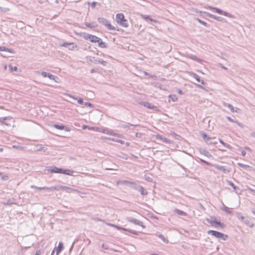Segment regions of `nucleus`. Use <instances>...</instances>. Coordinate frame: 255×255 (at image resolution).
<instances>
[{
    "label": "nucleus",
    "instance_id": "nucleus-1",
    "mask_svg": "<svg viewBox=\"0 0 255 255\" xmlns=\"http://www.w3.org/2000/svg\"><path fill=\"white\" fill-rule=\"evenodd\" d=\"M207 234L223 241L227 240L228 238V235L215 230H209L207 231Z\"/></svg>",
    "mask_w": 255,
    "mask_h": 255
},
{
    "label": "nucleus",
    "instance_id": "nucleus-2",
    "mask_svg": "<svg viewBox=\"0 0 255 255\" xmlns=\"http://www.w3.org/2000/svg\"><path fill=\"white\" fill-rule=\"evenodd\" d=\"M116 21L121 26L127 27L128 26V21L125 18L124 15L122 13H118L116 15Z\"/></svg>",
    "mask_w": 255,
    "mask_h": 255
},
{
    "label": "nucleus",
    "instance_id": "nucleus-3",
    "mask_svg": "<svg viewBox=\"0 0 255 255\" xmlns=\"http://www.w3.org/2000/svg\"><path fill=\"white\" fill-rule=\"evenodd\" d=\"M83 37L86 40H89L90 42L93 43H96L101 40L100 38L87 33H84Z\"/></svg>",
    "mask_w": 255,
    "mask_h": 255
},
{
    "label": "nucleus",
    "instance_id": "nucleus-4",
    "mask_svg": "<svg viewBox=\"0 0 255 255\" xmlns=\"http://www.w3.org/2000/svg\"><path fill=\"white\" fill-rule=\"evenodd\" d=\"M98 22L105 25L109 30H116L114 26H112L109 21L103 17H99L98 19Z\"/></svg>",
    "mask_w": 255,
    "mask_h": 255
},
{
    "label": "nucleus",
    "instance_id": "nucleus-5",
    "mask_svg": "<svg viewBox=\"0 0 255 255\" xmlns=\"http://www.w3.org/2000/svg\"><path fill=\"white\" fill-rule=\"evenodd\" d=\"M209 8L211 9H213L214 10L215 12L220 14H222V15H223L224 16H227V17H230V18H233L234 17V16L233 14H230L227 12H226L225 11H223L222 10V9H220L219 8H218L217 7H211V6H209Z\"/></svg>",
    "mask_w": 255,
    "mask_h": 255
},
{
    "label": "nucleus",
    "instance_id": "nucleus-6",
    "mask_svg": "<svg viewBox=\"0 0 255 255\" xmlns=\"http://www.w3.org/2000/svg\"><path fill=\"white\" fill-rule=\"evenodd\" d=\"M126 219L128 222L132 223L134 225L142 226L143 228L144 227V226L142 225V223L139 220L134 219L131 217H127Z\"/></svg>",
    "mask_w": 255,
    "mask_h": 255
},
{
    "label": "nucleus",
    "instance_id": "nucleus-7",
    "mask_svg": "<svg viewBox=\"0 0 255 255\" xmlns=\"http://www.w3.org/2000/svg\"><path fill=\"white\" fill-rule=\"evenodd\" d=\"M201 135L203 138V139L205 140V141L208 144H215L217 143V142H209V140L214 139L215 138V137H211L208 136L205 132H202L201 133Z\"/></svg>",
    "mask_w": 255,
    "mask_h": 255
},
{
    "label": "nucleus",
    "instance_id": "nucleus-8",
    "mask_svg": "<svg viewBox=\"0 0 255 255\" xmlns=\"http://www.w3.org/2000/svg\"><path fill=\"white\" fill-rule=\"evenodd\" d=\"M210 224L211 226L215 228H218L219 227L221 229H223L225 227V225L218 220L210 222Z\"/></svg>",
    "mask_w": 255,
    "mask_h": 255
},
{
    "label": "nucleus",
    "instance_id": "nucleus-9",
    "mask_svg": "<svg viewBox=\"0 0 255 255\" xmlns=\"http://www.w3.org/2000/svg\"><path fill=\"white\" fill-rule=\"evenodd\" d=\"M61 46L64 47L68 48L70 50H73L75 48L77 47V45L73 42H64L60 44Z\"/></svg>",
    "mask_w": 255,
    "mask_h": 255
},
{
    "label": "nucleus",
    "instance_id": "nucleus-10",
    "mask_svg": "<svg viewBox=\"0 0 255 255\" xmlns=\"http://www.w3.org/2000/svg\"><path fill=\"white\" fill-rule=\"evenodd\" d=\"M47 171L50 173H60L61 168H58L55 166H50L48 167Z\"/></svg>",
    "mask_w": 255,
    "mask_h": 255
},
{
    "label": "nucleus",
    "instance_id": "nucleus-11",
    "mask_svg": "<svg viewBox=\"0 0 255 255\" xmlns=\"http://www.w3.org/2000/svg\"><path fill=\"white\" fill-rule=\"evenodd\" d=\"M134 190L140 192L142 195H146L148 194L147 191L141 186H139L137 184L136 186L135 187Z\"/></svg>",
    "mask_w": 255,
    "mask_h": 255
},
{
    "label": "nucleus",
    "instance_id": "nucleus-12",
    "mask_svg": "<svg viewBox=\"0 0 255 255\" xmlns=\"http://www.w3.org/2000/svg\"><path fill=\"white\" fill-rule=\"evenodd\" d=\"M53 127L58 129L64 130L66 131H69L70 129L69 128L65 127L63 125L54 124Z\"/></svg>",
    "mask_w": 255,
    "mask_h": 255
},
{
    "label": "nucleus",
    "instance_id": "nucleus-13",
    "mask_svg": "<svg viewBox=\"0 0 255 255\" xmlns=\"http://www.w3.org/2000/svg\"><path fill=\"white\" fill-rule=\"evenodd\" d=\"M99 131L103 132L105 133L109 134V135L120 136L119 134L115 132H114V131H113L112 130H110L108 128H105V129H103L102 130H99Z\"/></svg>",
    "mask_w": 255,
    "mask_h": 255
},
{
    "label": "nucleus",
    "instance_id": "nucleus-14",
    "mask_svg": "<svg viewBox=\"0 0 255 255\" xmlns=\"http://www.w3.org/2000/svg\"><path fill=\"white\" fill-rule=\"evenodd\" d=\"M136 126H138V125H132V124H130L129 123H120L119 126H118V127L119 128H130V127H136Z\"/></svg>",
    "mask_w": 255,
    "mask_h": 255
},
{
    "label": "nucleus",
    "instance_id": "nucleus-15",
    "mask_svg": "<svg viewBox=\"0 0 255 255\" xmlns=\"http://www.w3.org/2000/svg\"><path fill=\"white\" fill-rule=\"evenodd\" d=\"M49 189H53V190H62L66 191L68 189V187L62 186V185H59L58 186H51V187H50Z\"/></svg>",
    "mask_w": 255,
    "mask_h": 255
},
{
    "label": "nucleus",
    "instance_id": "nucleus-16",
    "mask_svg": "<svg viewBox=\"0 0 255 255\" xmlns=\"http://www.w3.org/2000/svg\"><path fill=\"white\" fill-rule=\"evenodd\" d=\"M74 173V171L70 170L68 169H63L61 168V171L60 173H62L65 175H72V174Z\"/></svg>",
    "mask_w": 255,
    "mask_h": 255
},
{
    "label": "nucleus",
    "instance_id": "nucleus-17",
    "mask_svg": "<svg viewBox=\"0 0 255 255\" xmlns=\"http://www.w3.org/2000/svg\"><path fill=\"white\" fill-rule=\"evenodd\" d=\"M207 16H208L209 17L212 18L214 19L217 20L218 21H221L222 19L221 17L218 16L216 15H213L212 14H210L208 12H204Z\"/></svg>",
    "mask_w": 255,
    "mask_h": 255
},
{
    "label": "nucleus",
    "instance_id": "nucleus-18",
    "mask_svg": "<svg viewBox=\"0 0 255 255\" xmlns=\"http://www.w3.org/2000/svg\"><path fill=\"white\" fill-rule=\"evenodd\" d=\"M141 17L146 20H149L151 22H153L154 23H157L158 22V21L156 19H153L151 17H150V16L149 15H141Z\"/></svg>",
    "mask_w": 255,
    "mask_h": 255
},
{
    "label": "nucleus",
    "instance_id": "nucleus-19",
    "mask_svg": "<svg viewBox=\"0 0 255 255\" xmlns=\"http://www.w3.org/2000/svg\"><path fill=\"white\" fill-rule=\"evenodd\" d=\"M66 95L69 97L72 98L73 99L77 100V102L79 104L84 105V102H83V100L82 98L77 99L76 97L73 96L70 94H67Z\"/></svg>",
    "mask_w": 255,
    "mask_h": 255
},
{
    "label": "nucleus",
    "instance_id": "nucleus-20",
    "mask_svg": "<svg viewBox=\"0 0 255 255\" xmlns=\"http://www.w3.org/2000/svg\"><path fill=\"white\" fill-rule=\"evenodd\" d=\"M104 138L106 139L107 140H111V141L117 142L120 143L121 144H124L125 143V141L123 140H121V139H115V138H112V137H105Z\"/></svg>",
    "mask_w": 255,
    "mask_h": 255
},
{
    "label": "nucleus",
    "instance_id": "nucleus-21",
    "mask_svg": "<svg viewBox=\"0 0 255 255\" xmlns=\"http://www.w3.org/2000/svg\"><path fill=\"white\" fill-rule=\"evenodd\" d=\"M63 248V243L61 242H60L59 243L58 246L56 249L57 255H58L62 251Z\"/></svg>",
    "mask_w": 255,
    "mask_h": 255
},
{
    "label": "nucleus",
    "instance_id": "nucleus-22",
    "mask_svg": "<svg viewBox=\"0 0 255 255\" xmlns=\"http://www.w3.org/2000/svg\"><path fill=\"white\" fill-rule=\"evenodd\" d=\"M155 236L158 237L160 239H161L163 242L165 243H168V240L162 234H160L159 233H156Z\"/></svg>",
    "mask_w": 255,
    "mask_h": 255
},
{
    "label": "nucleus",
    "instance_id": "nucleus-23",
    "mask_svg": "<svg viewBox=\"0 0 255 255\" xmlns=\"http://www.w3.org/2000/svg\"><path fill=\"white\" fill-rule=\"evenodd\" d=\"M47 77H48L50 80H53L56 82H58V80H59V78L57 76L52 75L50 73H48Z\"/></svg>",
    "mask_w": 255,
    "mask_h": 255
},
{
    "label": "nucleus",
    "instance_id": "nucleus-24",
    "mask_svg": "<svg viewBox=\"0 0 255 255\" xmlns=\"http://www.w3.org/2000/svg\"><path fill=\"white\" fill-rule=\"evenodd\" d=\"M188 57L193 60L196 61L197 62H198L199 63H201L202 61V60L198 58V57H196V56L193 55V54L189 55Z\"/></svg>",
    "mask_w": 255,
    "mask_h": 255
},
{
    "label": "nucleus",
    "instance_id": "nucleus-25",
    "mask_svg": "<svg viewBox=\"0 0 255 255\" xmlns=\"http://www.w3.org/2000/svg\"><path fill=\"white\" fill-rule=\"evenodd\" d=\"M174 212L177 214L179 215L183 216H187V213L183 211H181L178 209H175L174 210Z\"/></svg>",
    "mask_w": 255,
    "mask_h": 255
},
{
    "label": "nucleus",
    "instance_id": "nucleus-26",
    "mask_svg": "<svg viewBox=\"0 0 255 255\" xmlns=\"http://www.w3.org/2000/svg\"><path fill=\"white\" fill-rule=\"evenodd\" d=\"M31 187L32 188L38 189L39 190H48V191H53V189H49L50 187H38L35 186L34 185H31Z\"/></svg>",
    "mask_w": 255,
    "mask_h": 255
},
{
    "label": "nucleus",
    "instance_id": "nucleus-27",
    "mask_svg": "<svg viewBox=\"0 0 255 255\" xmlns=\"http://www.w3.org/2000/svg\"><path fill=\"white\" fill-rule=\"evenodd\" d=\"M228 184L231 186V187H233V188L234 189V191L236 192V193H238V190H239V188L238 187H237V186H236L232 181H228Z\"/></svg>",
    "mask_w": 255,
    "mask_h": 255
},
{
    "label": "nucleus",
    "instance_id": "nucleus-28",
    "mask_svg": "<svg viewBox=\"0 0 255 255\" xmlns=\"http://www.w3.org/2000/svg\"><path fill=\"white\" fill-rule=\"evenodd\" d=\"M215 168L217 169L218 170L221 171L223 173H226L227 171L226 169L224 166L219 165H216L215 166Z\"/></svg>",
    "mask_w": 255,
    "mask_h": 255
},
{
    "label": "nucleus",
    "instance_id": "nucleus-29",
    "mask_svg": "<svg viewBox=\"0 0 255 255\" xmlns=\"http://www.w3.org/2000/svg\"><path fill=\"white\" fill-rule=\"evenodd\" d=\"M143 106L149 109H153L154 108H155V106L151 105V104L148 102H145L143 104Z\"/></svg>",
    "mask_w": 255,
    "mask_h": 255
},
{
    "label": "nucleus",
    "instance_id": "nucleus-30",
    "mask_svg": "<svg viewBox=\"0 0 255 255\" xmlns=\"http://www.w3.org/2000/svg\"><path fill=\"white\" fill-rule=\"evenodd\" d=\"M219 141L220 143H221L222 145H223L225 147H227V148H228V149L232 148V146L230 145L225 143L221 139H219Z\"/></svg>",
    "mask_w": 255,
    "mask_h": 255
},
{
    "label": "nucleus",
    "instance_id": "nucleus-31",
    "mask_svg": "<svg viewBox=\"0 0 255 255\" xmlns=\"http://www.w3.org/2000/svg\"><path fill=\"white\" fill-rule=\"evenodd\" d=\"M97 42L98 43V45L100 47L106 48L107 47L106 43L103 42L101 39Z\"/></svg>",
    "mask_w": 255,
    "mask_h": 255
},
{
    "label": "nucleus",
    "instance_id": "nucleus-32",
    "mask_svg": "<svg viewBox=\"0 0 255 255\" xmlns=\"http://www.w3.org/2000/svg\"><path fill=\"white\" fill-rule=\"evenodd\" d=\"M200 152L207 157H211V154L206 150H202L200 151Z\"/></svg>",
    "mask_w": 255,
    "mask_h": 255
},
{
    "label": "nucleus",
    "instance_id": "nucleus-33",
    "mask_svg": "<svg viewBox=\"0 0 255 255\" xmlns=\"http://www.w3.org/2000/svg\"><path fill=\"white\" fill-rule=\"evenodd\" d=\"M168 98L169 100H172L173 102H176L178 100L177 96L175 95H169Z\"/></svg>",
    "mask_w": 255,
    "mask_h": 255
},
{
    "label": "nucleus",
    "instance_id": "nucleus-34",
    "mask_svg": "<svg viewBox=\"0 0 255 255\" xmlns=\"http://www.w3.org/2000/svg\"><path fill=\"white\" fill-rule=\"evenodd\" d=\"M82 128L83 129H85L87 128L89 129H93V130H97V129L98 128L90 127H89L88 126H86V125H83L82 127Z\"/></svg>",
    "mask_w": 255,
    "mask_h": 255
},
{
    "label": "nucleus",
    "instance_id": "nucleus-35",
    "mask_svg": "<svg viewBox=\"0 0 255 255\" xmlns=\"http://www.w3.org/2000/svg\"><path fill=\"white\" fill-rule=\"evenodd\" d=\"M85 25L88 27H90V28H95L96 26V25L92 22V23H89V22H85Z\"/></svg>",
    "mask_w": 255,
    "mask_h": 255
},
{
    "label": "nucleus",
    "instance_id": "nucleus-36",
    "mask_svg": "<svg viewBox=\"0 0 255 255\" xmlns=\"http://www.w3.org/2000/svg\"><path fill=\"white\" fill-rule=\"evenodd\" d=\"M98 60H99V58H95L94 57H90V59H89L90 62L94 63L95 64L98 63Z\"/></svg>",
    "mask_w": 255,
    "mask_h": 255
},
{
    "label": "nucleus",
    "instance_id": "nucleus-37",
    "mask_svg": "<svg viewBox=\"0 0 255 255\" xmlns=\"http://www.w3.org/2000/svg\"><path fill=\"white\" fill-rule=\"evenodd\" d=\"M226 118L229 121L232 123H237L238 126H241V124L240 123H239L237 121L233 120L230 117H227Z\"/></svg>",
    "mask_w": 255,
    "mask_h": 255
},
{
    "label": "nucleus",
    "instance_id": "nucleus-38",
    "mask_svg": "<svg viewBox=\"0 0 255 255\" xmlns=\"http://www.w3.org/2000/svg\"><path fill=\"white\" fill-rule=\"evenodd\" d=\"M2 51L8 52L9 53H13V50L12 49H9L4 46H2Z\"/></svg>",
    "mask_w": 255,
    "mask_h": 255
},
{
    "label": "nucleus",
    "instance_id": "nucleus-39",
    "mask_svg": "<svg viewBox=\"0 0 255 255\" xmlns=\"http://www.w3.org/2000/svg\"><path fill=\"white\" fill-rule=\"evenodd\" d=\"M128 185L131 188H133L134 189L135 187L136 186L137 184L134 182L129 181V183H128Z\"/></svg>",
    "mask_w": 255,
    "mask_h": 255
},
{
    "label": "nucleus",
    "instance_id": "nucleus-40",
    "mask_svg": "<svg viewBox=\"0 0 255 255\" xmlns=\"http://www.w3.org/2000/svg\"><path fill=\"white\" fill-rule=\"evenodd\" d=\"M222 209L229 214H232V212L230 211V210L227 206H226L225 205H224Z\"/></svg>",
    "mask_w": 255,
    "mask_h": 255
},
{
    "label": "nucleus",
    "instance_id": "nucleus-41",
    "mask_svg": "<svg viewBox=\"0 0 255 255\" xmlns=\"http://www.w3.org/2000/svg\"><path fill=\"white\" fill-rule=\"evenodd\" d=\"M0 179L3 181L7 180L9 179L8 176L7 175H2V173H1V175H0Z\"/></svg>",
    "mask_w": 255,
    "mask_h": 255
},
{
    "label": "nucleus",
    "instance_id": "nucleus-42",
    "mask_svg": "<svg viewBox=\"0 0 255 255\" xmlns=\"http://www.w3.org/2000/svg\"><path fill=\"white\" fill-rule=\"evenodd\" d=\"M238 164L240 167H242L245 169H247V168H249L250 167V166L249 165H246V164H243L241 163H238Z\"/></svg>",
    "mask_w": 255,
    "mask_h": 255
},
{
    "label": "nucleus",
    "instance_id": "nucleus-43",
    "mask_svg": "<svg viewBox=\"0 0 255 255\" xmlns=\"http://www.w3.org/2000/svg\"><path fill=\"white\" fill-rule=\"evenodd\" d=\"M216 218L214 216L211 217L210 219H207L206 221L210 224V222L216 221Z\"/></svg>",
    "mask_w": 255,
    "mask_h": 255
},
{
    "label": "nucleus",
    "instance_id": "nucleus-44",
    "mask_svg": "<svg viewBox=\"0 0 255 255\" xmlns=\"http://www.w3.org/2000/svg\"><path fill=\"white\" fill-rule=\"evenodd\" d=\"M126 231H127V232H128L133 235H138V233L134 231V230H130V229H126L125 230Z\"/></svg>",
    "mask_w": 255,
    "mask_h": 255
},
{
    "label": "nucleus",
    "instance_id": "nucleus-45",
    "mask_svg": "<svg viewBox=\"0 0 255 255\" xmlns=\"http://www.w3.org/2000/svg\"><path fill=\"white\" fill-rule=\"evenodd\" d=\"M192 76L193 77H194L198 82H200V78L199 76L195 74V73H192Z\"/></svg>",
    "mask_w": 255,
    "mask_h": 255
},
{
    "label": "nucleus",
    "instance_id": "nucleus-46",
    "mask_svg": "<svg viewBox=\"0 0 255 255\" xmlns=\"http://www.w3.org/2000/svg\"><path fill=\"white\" fill-rule=\"evenodd\" d=\"M197 20L201 24H203V25L205 26H208V24L207 22H206L205 21H203L201 19H199V18H197Z\"/></svg>",
    "mask_w": 255,
    "mask_h": 255
},
{
    "label": "nucleus",
    "instance_id": "nucleus-47",
    "mask_svg": "<svg viewBox=\"0 0 255 255\" xmlns=\"http://www.w3.org/2000/svg\"><path fill=\"white\" fill-rule=\"evenodd\" d=\"M157 137H158L159 138L161 139L162 141H163L164 142H165V143H168L169 142V139H167L166 137L162 138V136L161 135H158Z\"/></svg>",
    "mask_w": 255,
    "mask_h": 255
},
{
    "label": "nucleus",
    "instance_id": "nucleus-48",
    "mask_svg": "<svg viewBox=\"0 0 255 255\" xmlns=\"http://www.w3.org/2000/svg\"><path fill=\"white\" fill-rule=\"evenodd\" d=\"M8 67H9V68L10 71H11V72L13 71H16L17 70V69H18L17 67L16 66L13 67L11 65H9Z\"/></svg>",
    "mask_w": 255,
    "mask_h": 255
},
{
    "label": "nucleus",
    "instance_id": "nucleus-49",
    "mask_svg": "<svg viewBox=\"0 0 255 255\" xmlns=\"http://www.w3.org/2000/svg\"><path fill=\"white\" fill-rule=\"evenodd\" d=\"M73 192H78V190L68 187V189L67 190L66 192L70 193Z\"/></svg>",
    "mask_w": 255,
    "mask_h": 255
},
{
    "label": "nucleus",
    "instance_id": "nucleus-50",
    "mask_svg": "<svg viewBox=\"0 0 255 255\" xmlns=\"http://www.w3.org/2000/svg\"><path fill=\"white\" fill-rule=\"evenodd\" d=\"M201 162H202V163H204V164H206L207 165H208V166H212V164L208 161H205V160L204 159H200Z\"/></svg>",
    "mask_w": 255,
    "mask_h": 255
},
{
    "label": "nucleus",
    "instance_id": "nucleus-51",
    "mask_svg": "<svg viewBox=\"0 0 255 255\" xmlns=\"http://www.w3.org/2000/svg\"><path fill=\"white\" fill-rule=\"evenodd\" d=\"M98 63H100L101 64H102L103 65L105 66L107 64V62L99 58Z\"/></svg>",
    "mask_w": 255,
    "mask_h": 255
},
{
    "label": "nucleus",
    "instance_id": "nucleus-52",
    "mask_svg": "<svg viewBox=\"0 0 255 255\" xmlns=\"http://www.w3.org/2000/svg\"><path fill=\"white\" fill-rule=\"evenodd\" d=\"M84 105H85V106L90 107V108H93V107H94L93 105L92 104L89 103V102H84Z\"/></svg>",
    "mask_w": 255,
    "mask_h": 255
},
{
    "label": "nucleus",
    "instance_id": "nucleus-53",
    "mask_svg": "<svg viewBox=\"0 0 255 255\" xmlns=\"http://www.w3.org/2000/svg\"><path fill=\"white\" fill-rule=\"evenodd\" d=\"M227 107L229 108V109L230 110V111L232 112H234V108L233 107V106L230 104H227Z\"/></svg>",
    "mask_w": 255,
    "mask_h": 255
},
{
    "label": "nucleus",
    "instance_id": "nucleus-54",
    "mask_svg": "<svg viewBox=\"0 0 255 255\" xmlns=\"http://www.w3.org/2000/svg\"><path fill=\"white\" fill-rule=\"evenodd\" d=\"M144 75L147 76L149 78H152L155 77L154 75H150V74H149L148 73H147L145 71L144 72Z\"/></svg>",
    "mask_w": 255,
    "mask_h": 255
},
{
    "label": "nucleus",
    "instance_id": "nucleus-55",
    "mask_svg": "<svg viewBox=\"0 0 255 255\" xmlns=\"http://www.w3.org/2000/svg\"><path fill=\"white\" fill-rule=\"evenodd\" d=\"M115 228H116V229H117L118 230H122L125 231V230L126 229V228H124L120 227V226L116 225H115Z\"/></svg>",
    "mask_w": 255,
    "mask_h": 255
},
{
    "label": "nucleus",
    "instance_id": "nucleus-56",
    "mask_svg": "<svg viewBox=\"0 0 255 255\" xmlns=\"http://www.w3.org/2000/svg\"><path fill=\"white\" fill-rule=\"evenodd\" d=\"M48 72H44V71H42V72L41 73V75H42L43 77H47V75H48Z\"/></svg>",
    "mask_w": 255,
    "mask_h": 255
},
{
    "label": "nucleus",
    "instance_id": "nucleus-57",
    "mask_svg": "<svg viewBox=\"0 0 255 255\" xmlns=\"http://www.w3.org/2000/svg\"><path fill=\"white\" fill-rule=\"evenodd\" d=\"M121 183L122 184L127 185H128V183H129V181H128V180H123V181H121Z\"/></svg>",
    "mask_w": 255,
    "mask_h": 255
},
{
    "label": "nucleus",
    "instance_id": "nucleus-58",
    "mask_svg": "<svg viewBox=\"0 0 255 255\" xmlns=\"http://www.w3.org/2000/svg\"><path fill=\"white\" fill-rule=\"evenodd\" d=\"M237 217L241 220H243L245 219V217L241 215L240 214H238Z\"/></svg>",
    "mask_w": 255,
    "mask_h": 255
},
{
    "label": "nucleus",
    "instance_id": "nucleus-59",
    "mask_svg": "<svg viewBox=\"0 0 255 255\" xmlns=\"http://www.w3.org/2000/svg\"><path fill=\"white\" fill-rule=\"evenodd\" d=\"M219 66L221 67L222 69L227 70V68L223 66L222 64H219Z\"/></svg>",
    "mask_w": 255,
    "mask_h": 255
},
{
    "label": "nucleus",
    "instance_id": "nucleus-60",
    "mask_svg": "<svg viewBox=\"0 0 255 255\" xmlns=\"http://www.w3.org/2000/svg\"><path fill=\"white\" fill-rule=\"evenodd\" d=\"M250 136L251 137L255 138V131H253L250 133Z\"/></svg>",
    "mask_w": 255,
    "mask_h": 255
},
{
    "label": "nucleus",
    "instance_id": "nucleus-61",
    "mask_svg": "<svg viewBox=\"0 0 255 255\" xmlns=\"http://www.w3.org/2000/svg\"><path fill=\"white\" fill-rule=\"evenodd\" d=\"M96 4H97V2L94 1V2H92V3H91V7H93V8L95 7V6H96Z\"/></svg>",
    "mask_w": 255,
    "mask_h": 255
},
{
    "label": "nucleus",
    "instance_id": "nucleus-62",
    "mask_svg": "<svg viewBox=\"0 0 255 255\" xmlns=\"http://www.w3.org/2000/svg\"><path fill=\"white\" fill-rule=\"evenodd\" d=\"M41 255L40 250H37L35 254V255Z\"/></svg>",
    "mask_w": 255,
    "mask_h": 255
},
{
    "label": "nucleus",
    "instance_id": "nucleus-63",
    "mask_svg": "<svg viewBox=\"0 0 255 255\" xmlns=\"http://www.w3.org/2000/svg\"><path fill=\"white\" fill-rule=\"evenodd\" d=\"M241 154L242 156H245L246 155V152L244 150H242L241 152Z\"/></svg>",
    "mask_w": 255,
    "mask_h": 255
},
{
    "label": "nucleus",
    "instance_id": "nucleus-64",
    "mask_svg": "<svg viewBox=\"0 0 255 255\" xmlns=\"http://www.w3.org/2000/svg\"><path fill=\"white\" fill-rule=\"evenodd\" d=\"M248 189L250 191H251V192H254V193H255V190L253 189L252 188H250V187H248Z\"/></svg>",
    "mask_w": 255,
    "mask_h": 255
}]
</instances>
